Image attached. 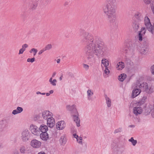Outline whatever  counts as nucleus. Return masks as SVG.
Here are the masks:
<instances>
[{"label": "nucleus", "instance_id": "obj_1", "mask_svg": "<svg viewBox=\"0 0 154 154\" xmlns=\"http://www.w3.org/2000/svg\"><path fill=\"white\" fill-rule=\"evenodd\" d=\"M79 35L82 42H87L85 48V53L88 60L93 62L95 60V56L100 57L104 56L108 51L107 48L103 46L96 39H94L92 35L87 32L81 31Z\"/></svg>", "mask_w": 154, "mask_h": 154}, {"label": "nucleus", "instance_id": "obj_2", "mask_svg": "<svg viewBox=\"0 0 154 154\" xmlns=\"http://www.w3.org/2000/svg\"><path fill=\"white\" fill-rule=\"evenodd\" d=\"M105 4L103 10L108 20L111 24H113L116 21V10L112 4L113 0H105Z\"/></svg>", "mask_w": 154, "mask_h": 154}, {"label": "nucleus", "instance_id": "obj_3", "mask_svg": "<svg viewBox=\"0 0 154 154\" xmlns=\"http://www.w3.org/2000/svg\"><path fill=\"white\" fill-rule=\"evenodd\" d=\"M131 104L133 107L132 112L135 116H138L143 112V110L142 106L136 103H132Z\"/></svg>", "mask_w": 154, "mask_h": 154}, {"label": "nucleus", "instance_id": "obj_4", "mask_svg": "<svg viewBox=\"0 0 154 154\" xmlns=\"http://www.w3.org/2000/svg\"><path fill=\"white\" fill-rule=\"evenodd\" d=\"M144 23L146 28L152 34L154 35V23L153 26L151 25L150 20L148 16H145L144 19Z\"/></svg>", "mask_w": 154, "mask_h": 154}, {"label": "nucleus", "instance_id": "obj_5", "mask_svg": "<svg viewBox=\"0 0 154 154\" xmlns=\"http://www.w3.org/2000/svg\"><path fill=\"white\" fill-rule=\"evenodd\" d=\"M71 116L72 117L73 120L76 123L77 127L80 126V119L79 118V114L78 112L74 113L72 112Z\"/></svg>", "mask_w": 154, "mask_h": 154}, {"label": "nucleus", "instance_id": "obj_6", "mask_svg": "<svg viewBox=\"0 0 154 154\" xmlns=\"http://www.w3.org/2000/svg\"><path fill=\"white\" fill-rule=\"evenodd\" d=\"M141 92V89L138 87H137V84L136 83L134 86V89L132 91L131 95L132 98H134L139 95Z\"/></svg>", "mask_w": 154, "mask_h": 154}, {"label": "nucleus", "instance_id": "obj_7", "mask_svg": "<svg viewBox=\"0 0 154 154\" xmlns=\"http://www.w3.org/2000/svg\"><path fill=\"white\" fill-rule=\"evenodd\" d=\"M21 139L23 142H26L29 137V132L28 130H25L22 132Z\"/></svg>", "mask_w": 154, "mask_h": 154}, {"label": "nucleus", "instance_id": "obj_8", "mask_svg": "<svg viewBox=\"0 0 154 154\" xmlns=\"http://www.w3.org/2000/svg\"><path fill=\"white\" fill-rule=\"evenodd\" d=\"M42 116L44 119L47 120L53 116V114L49 111L45 110L42 112Z\"/></svg>", "mask_w": 154, "mask_h": 154}, {"label": "nucleus", "instance_id": "obj_9", "mask_svg": "<svg viewBox=\"0 0 154 154\" xmlns=\"http://www.w3.org/2000/svg\"><path fill=\"white\" fill-rule=\"evenodd\" d=\"M31 145L33 148H38L41 146V142L37 140L34 139L32 140L31 142Z\"/></svg>", "mask_w": 154, "mask_h": 154}, {"label": "nucleus", "instance_id": "obj_10", "mask_svg": "<svg viewBox=\"0 0 154 154\" xmlns=\"http://www.w3.org/2000/svg\"><path fill=\"white\" fill-rule=\"evenodd\" d=\"M30 130L32 134L38 135L39 134V128L36 125H31L30 126Z\"/></svg>", "mask_w": 154, "mask_h": 154}, {"label": "nucleus", "instance_id": "obj_11", "mask_svg": "<svg viewBox=\"0 0 154 154\" xmlns=\"http://www.w3.org/2000/svg\"><path fill=\"white\" fill-rule=\"evenodd\" d=\"M137 87H138L139 88L141 89V90H143L145 91L146 89L148 88L147 84L146 83H143L140 84L139 82H136Z\"/></svg>", "mask_w": 154, "mask_h": 154}, {"label": "nucleus", "instance_id": "obj_12", "mask_svg": "<svg viewBox=\"0 0 154 154\" xmlns=\"http://www.w3.org/2000/svg\"><path fill=\"white\" fill-rule=\"evenodd\" d=\"M139 27V25L138 22L137 20L133 21L131 25V29L133 31L136 32L138 31Z\"/></svg>", "mask_w": 154, "mask_h": 154}, {"label": "nucleus", "instance_id": "obj_13", "mask_svg": "<svg viewBox=\"0 0 154 154\" xmlns=\"http://www.w3.org/2000/svg\"><path fill=\"white\" fill-rule=\"evenodd\" d=\"M66 124L64 121H61L58 122L56 124V128L59 130H63L65 127Z\"/></svg>", "mask_w": 154, "mask_h": 154}, {"label": "nucleus", "instance_id": "obj_14", "mask_svg": "<svg viewBox=\"0 0 154 154\" xmlns=\"http://www.w3.org/2000/svg\"><path fill=\"white\" fill-rule=\"evenodd\" d=\"M135 45L134 44H130L128 46L127 53L129 54H132L134 52Z\"/></svg>", "mask_w": 154, "mask_h": 154}, {"label": "nucleus", "instance_id": "obj_15", "mask_svg": "<svg viewBox=\"0 0 154 154\" xmlns=\"http://www.w3.org/2000/svg\"><path fill=\"white\" fill-rule=\"evenodd\" d=\"M149 49L147 45L141 46L139 49L140 52L142 54H145L149 51Z\"/></svg>", "mask_w": 154, "mask_h": 154}, {"label": "nucleus", "instance_id": "obj_16", "mask_svg": "<svg viewBox=\"0 0 154 154\" xmlns=\"http://www.w3.org/2000/svg\"><path fill=\"white\" fill-rule=\"evenodd\" d=\"M47 123L48 126L51 128L53 127L54 126L55 122L53 116L47 120Z\"/></svg>", "mask_w": 154, "mask_h": 154}, {"label": "nucleus", "instance_id": "obj_17", "mask_svg": "<svg viewBox=\"0 0 154 154\" xmlns=\"http://www.w3.org/2000/svg\"><path fill=\"white\" fill-rule=\"evenodd\" d=\"M66 108L68 110L71 112V115H72V112H73L74 113L78 112L76 108V106L75 105L72 106L67 105L66 106Z\"/></svg>", "mask_w": 154, "mask_h": 154}, {"label": "nucleus", "instance_id": "obj_18", "mask_svg": "<svg viewBox=\"0 0 154 154\" xmlns=\"http://www.w3.org/2000/svg\"><path fill=\"white\" fill-rule=\"evenodd\" d=\"M146 31V29L144 27L141 28V31L139 32L138 35V38L139 41H142L143 40V35L145 34Z\"/></svg>", "mask_w": 154, "mask_h": 154}, {"label": "nucleus", "instance_id": "obj_19", "mask_svg": "<svg viewBox=\"0 0 154 154\" xmlns=\"http://www.w3.org/2000/svg\"><path fill=\"white\" fill-rule=\"evenodd\" d=\"M40 137L42 140L46 141L49 139V135L47 132L42 133L40 134Z\"/></svg>", "mask_w": 154, "mask_h": 154}, {"label": "nucleus", "instance_id": "obj_20", "mask_svg": "<svg viewBox=\"0 0 154 154\" xmlns=\"http://www.w3.org/2000/svg\"><path fill=\"white\" fill-rule=\"evenodd\" d=\"M39 131L43 133L44 132H47L48 130V125L47 126L44 124L41 125L39 128Z\"/></svg>", "mask_w": 154, "mask_h": 154}, {"label": "nucleus", "instance_id": "obj_21", "mask_svg": "<svg viewBox=\"0 0 154 154\" xmlns=\"http://www.w3.org/2000/svg\"><path fill=\"white\" fill-rule=\"evenodd\" d=\"M105 97L107 106L109 108L110 107L112 106V103L111 99L106 95H105Z\"/></svg>", "mask_w": 154, "mask_h": 154}, {"label": "nucleus", "instance_id": "obj_22", "mask_svg": "<svg viewBox=\"0 0 154 154\" xmlns=\"http://www.w3.org/2000/svg\"><path fill=\"white\" fill-rule=\"evenodd\" d=\"M59 141L61 145H64L67 142L66 137L64 135L60 137Z\"/></svg>", "mask_w": 154, "mask_h": 154}, {"label": "nucleus", "instance_id": "obj_23", "mask_svg": "<svg viewBox=\"0 0 154 154\" xmlns=\"http://www.w3.org/2000/svg\"><path fill=\"white\" fill-rule=\"evenodd\" d=\"M23 108L20 107L18 106L16 109L14 110L12 112V114L15 115L21 113L23 111Z\"/></svg>", "mask_w": 154, "mask_h": 154}, {"label": "nucleus", "instance_id": "obj_24", "mask_svg": "<svg viewBox=\"0 0 154 154\" xmlns=\"http://www.w3.org/2000/svg\"><path fill=\"white\" fill-rule=\"evenodd\" d=\"M19 150L20 153L25 154L27 152V148L24 145H22L20 147Z\"/></svg>", "mask_w": 154, "mask_h": 154}, {"label": "nucleus", "instance_id": "obj_25", "mask_svg": "<svg viewBox=\"0 0 154 154\" xmlns=\"http://www.w3.org/2000/svg\"><path fill=\"white\" fill-rule=\"evenodd\" d=\"M124 63L121 62H119L117 64L116 68L118 70H121L124 67Z\"/></svg>", "mask_w": 154, "mask_h": 154}, {"label": "nucleus", "instance_id": "obj_26", "mask_svg": "<svg viewBox=\"0 0 154 154\" xmlns=\"http://www.w3.org/2000/svg\"><path fill=\"white\" fill-rule=\"evenodd\" d=\"M101 63L105 67H108L109 65V62L107 59L103 58L101 61Z\"/></svg>", "mask_w": 154, "mask_h": 154}, {"label": "nucleus", "instance_id": "obj_27", "mask_svg": "<svg viewBox=\"0 0 154 154\" xmlns=\"http://www.w3.org/2000/svg\"><path fill=\"white\" fill-rule=\"evenodd\" d=\"M28 47V45L27 44H24L22 45V48L19 50V54H22L25 50L26 48Z\"/></svg>", "mask_w": 154, "mask_h": 154}, {"label": "nucleus", "instance_id": "obj_28", "mask_svg": "<svg viewBox=\"0 0 154 154\" xmlns=\"http://www.w3.org/2000/svg\"><path fill=\"white\" fill-rule=\"evenodd\" d=\"M147 97L146 96H143L140 100L138 102L136 103L142 106V105L145 103L146 100V99Z\"/></svg>", "mask_w": 154, "mask_h": 154}, {"label": "nucleus", "instance_id": "obj_29", "mask_svg": "<svg viewBox=\"0 0 154 154\" xmlns=\"http://www.w3.org/2000/svg\"><path fill=\"white\" fill-rule=\"evenodd\" d=\"M126 77L127 75L126 74L122 73L119 76L118 79L121 82H123Z\"/></svg>", "mask_w": 154, "mask_h": 154}, {"label": "nucleus", "instance_id": "obj_30", "mask_svg": "<svg viewBox=\"0 0 154 154\" xmlns=\"http://www.w3.org/2000/svg\"><path fill=\"white\" fill-rule=\"evenodd\" d=\"M135 17L136 18L139 20H141L143 19L142 14L140 13H137L135 14Z\"/></svg>", "mask_w": 154, "mask_h": 154}, {"label": "nucleus", "instance_id": "obj_31", "mask_svg": "<svg viewBox=\"0 0 154 154\" xmlns=\"http://www.w3.org/2000/svg\"><path fill=\"white\" fill-rule=\"evenodd\" d=\"M128 141L131 142L133 146H135L137 143V140H134L133 137H131L130 139H129Z\"/></svg>", "mask_w": 154, "mask_h": 154}, {"label": "nucleus", "instance_id": "obj_32", "mask_svg": "<svg viewBox=\"0 0 154 154\" xmlns=\"http://www.w3.org/2000/svg\"><path fill=\"white\" fill-rule=\"evenodd\" d=\"M49 82L50 84L54 86H55L56 85V83L57 82V81L56 79H54L52 80V78L51 77L50 79L49 80Z\"/></svg>", "mask_w": 154, "mask_h": 154}, {"label": "nucleus", "instance_id": "obj_33", "mask_svg": "<svg viewBox=\"0 0 154 154\" xmlns=\"http://www.w3.org/2000/svg\"><path fill=\"white\" fill-rule=\"evenodd\" d=\"M87 93L88 99L91 97L93 94V91L90 89H88L87 91Z\"/></svg>", "mask_w": 154, "mask_h": 154}, {"label": "nucleus", "instance_id": "obj_34", "mask_svg": "<svg viewBox=\"0 0 154 154\" xmlns=\"http://www.w3.org/2000/svg\"><path fill=\"white\" fill-rule=\"evenodd\" d=\"M52 48V45L51 44H49L47 45L44 48L45 51L50 50Z\"/></svg>", "mask_w": 154, "mask_h": 154}, {"label": "nucleus", "instance_id": "obj_35", "mask_svg": "<svg viewBox=\"0 0 154 154\" xmlns=\"http://www.w3.org/2000/svg\"><path fill=\"white\" fill-rule=\"evenodd\" d=\"M122 128H119L115 130L114 132V134L121 132H122Z\"/></svg>", "mask_w": 154, "mask_h": 154}, {"label": "nucleus", "instance_id": "obj_36", "mask_svg": "<svg viewBox=\"0 0 154 154\" xmlns=\"http://www.w3.org/2000/svg\"><path fill=\"white\" fill-rule=\"evenodd\" d=\"M104 73L106 75L109 74L110 73V71L109 69V67H105V69L104 70Z\"/></svg>", "mask_w": 154, "mask_h": 154}, {"label": "nucleus", "instance_id": "obj_37", "mask_svg": "<svg viewBox=\"0 0 154 154\" xmlns=\"http://www.w3.org/2000/svg\"><path fill=\"white\" fill-rule=\"evenodd\" d=\"M77 142L80 144H82V138L81 137H79L77 139Z\"/></svg>", "mask_w": 154, "mask_h": 154}, {"label": "nucleus", "instance_id": "obj_38", "mask_svg": "<svg viewBox=\"0 0 154 154\" xmlns=\"http://www.w3.org/2000/svg\"><path fill=\"white\" fill-rule=\"evenodd\" d=\"M35 61V58L34 57H33L32 58H28L27 59V61L28 62H31L33 63Z\"/></svg>", "mask_w": 154, "mask_h": 154}, {"label": "nucleus", "instance_id": "obj_39", "mask_svg": "<svg viewBox=\"0 0 154 154\" xmlns=\"http://www.w3.org/2000/svg\"><path fill=\"white\" fill-rule=\"evenodd\" d=\"M145 91L146 92V93L150 94L152 92V89L150 88L149 89L148 88Z\"/></svg>", "mask_w": 154, "mask_h": 154}, {"label": "nucleus", "instance_id": "obj_40", "mask_svg": "<svg viewBox=\"0 0 154 154\" xmlns=\"http://www.w3.org/2000/svg\"><path fill=\"white\" fill-rule=\"evenodd\" d=\"M150 70L152 74L154 75V65H152L151 66Z\"/></svg>", "mask_w": 154, "mask_h": 154}, {"label": "nucleus", "instance_id": "obj_41", "mask_svg": "<svg viewBox=\"0 0 154 154\" xmlns=\"http://www.w3.org/2000/svg\"><path fill=\"white\" fill-rule=\"evenodd\" d=\"M151 7L152 12L154 14V1L152 2L151 4Z\"/></svg>", "mask_w": 154, "mask_h": 154}, {"label": "nucleus", "instance_id": "obj_42", "mask_svg": "<svg viewBox=\"0 0 154 154\" xmlns=\"http://www.w3.org/2000/svg\"><path fill=\"white\" fill-rule=\"evenodd\" d=\"M144 3L148 5L150 3L152 0H143Z\"/></svg>", "mask_w": 154, "mask_h": 154}, {"label": "nucleus", "instance_id": "obj_43", "mask_svg": "<svg viewBox=\"0 0 154 154\" xmlns=\"http://www.w3.org/2000/svg\"><path fill=\"white\" fill-rule=\"evenodd\" d=\"M83 67L86 70H88L89 69V66L85 64H83Z\"/></svg>", "mask_w": 154, "mask_h": 154}, {"label": "nucleus", "instance_id": "obj_44", "mask_svg": "<svg viewBox=\"0 0 154 154\" xmlns=\"http://www.w3.org/2000/svg\"><path fill=\"white\" fill-rule=\"evenodd\" d=\"M37 6V4H32V5H31V8L32 9H34L36 8V7Z\"/></svg>", "mask_w": 154, "mask_h": 154}, {"label": "nucleus", "instance_id": "obj_45", "mask_svg": "<svg viewBox=\"0 0 154 154\" xmlns=\"http://www.w3.org/2000/svg\"><path fill=\"white\" fill-rule=\"evenodd\" d=\"M45 51L44 49H42L40 50L38 53V55H41L42 53H43Z\"/></svg>", "mask_w": 154, "mask_h": 154}, {"label": "nucleus", "instance_id": "obj_46", "mask_svg": "<svg viewBox=\"0 0 154 154\" xmlns=\"http://www.w3.org/2000/svg\"><path fill=\"white\" fill-rule=\"evenodd\" d=\"M37 51H38L37 50V49H35V48H34V50H33V53H34L33 55L34 56H35L36 55V54L37 52Z\"/></svg>", "mask_w": 154, "mask_h": 154}, {"label": "nucleus", "instance_id": "obj_47", "mask_svg": "<svg viewBox=\"0 0 154 154\" xmlns=\"http://www.w3.org/2000/svg\"><path fill=\"white\" fill-rule=\"evenodd\" d=\"M153 108L152 110L151 115L152 117L154 118V105L153 106Z\"/></svg>", "mask_w": 154, "mask_h": 154}, {"label": "nucleus", "instance_id": "obj_48", "mask_svg": "<svg viewBox=\"0 0 154 154\" xmlns=\"http://www.w3.org/2000/svg\"><path fill=\"white\" fill-rule=\"evenodd\" d=\"M73 136H74V138H76V139L79 137L78 136V135L76 134H73Z\"/></svg>", "mask_w": 154, "mask_h": 154}, {"label": "nucleus", "instance_id": "obj_49", "mask_svg": "<svg viewBox=\"0 0 154 154\" xmlns=\"http://www.w3.org/2000/svg\"><path fill=\"white\" fill-rule=\"evenodd\" d=\"M128 127H129L131 128H134L135 127V125H129Z\"/></svg>", "mask_w": 154, "mask_h": 154}, {"label": "nucleus", "instance_id": "obj_50", "mask_svg": "<svg viewBox=\"0 0 154 154\" xmlns=\"http://www.w3.org/2000/svg\"><path fill=\"white\" fill-rule=\"evenodd\" d=\"M13 154H19V153L18 151L16 150L14 152Z\"/></svg>", "mask_w": 154, "mask_h": 154}, {"label": "nucleus", "instance_id": "obj_51", "mask_svg": "<svg viewBox=\"0 0 154 154\" xmlns=\"http://www.w3.org/2000/svg\"><path fill=\"white\" fill-rule=\"evenodd\" d=\"M38 154H45V153L43 151L39 152Z\"/></svg>", "mask_w": 154, "mask_h": 154}, {"label": "nucleus", "instance_id": "obj_52", "mask_svg": "<svg viewBox=\"0 0 154 154\" xmlns=\"http://www.w3.org/2000/svg\"><path fill=\"white\" fill-rule=\"evenodd\" d=\"M60 59H57V63H60Z\"/></svg>", "mask_w": 154, "mask_h": 154}, {"label": "nucleus", "instance_id": "obj_53", "mask_svg": "<svg viewBox=\"0 0 154 154\" xmlns=\"http://www.w3.org/2000/svg\"><path fill=\"white\" fill-rule=\"evenodd\" d=\"M34 48H32L31 50H30L29 51V52L30 53H32L33 52V51L34 50Z\"/></svg>", "mask_w": 154, "mask_h": 154}, {"label": "nucleus", "instance_id": "obj_54", "mask_svg": "<svg viewBox=\"0 0 154 154\" xmlns=\"http://www.w3.org/2000/svg\"><path fill=\"white\" fill-rule=\"evenodd\" d=\"M3 128V125L2 124H0V130L2 129Z\"/></svg>", "mask_w": 154, "mask_h": 154}, {"label": "nucleus", "instance_id": "obj_55", "mask_svg": "<svg viewBox=\"0 0 154 154\" xmlns=\"http://www.w3.org/2000/svg\"><path fill=\"white\" fill-rule=\"evenodd\" d=\"M53 92H54V91L52 90H51L49 91V93H50V94H51L53 93Z\"/></svg>", "mask_w": 154, "mask_h": 154}, {"label": "nucleus", "instance_id": "obj_56", "mask_svg": "<svg viewBox=\"0 0 154 154\" xmlns=\"http://www.w3.org/2000/svg\"><path fill=\"white\" fill-rule=\"evenodd\" d=\"M56 72H54L53 73V74L52 77H54V76H55V75H56Z\"/></svg>", "mask_w": 154, "mask_h": 154}, {"label": "nucleus", "instance_id": "obj_57", "mask_svg": "<svg viewBox=\"0 0 154 154\" xmlns=\"http://www.w3.org/2000/svg\"><path fill=\"white\" fill-rule=\"evenodd\" d=\"M36 94H41V93L39 91H37L36 92Z\"/></svg>", "mask_w": 154, "mask_h": 154}, {"label": "nucleus", "instance_id": "obj_58", "mask_svg": "<svg viewBox=\"0 0 154 154\" xmlns=\"http://www.w3.org/2000/svg\"><path fill=\"white\" fill-rule=\"evenodd\" d=\"M45 94H46V95L47 96H49L50 94V93H45Z\"/></svg>", "mask_w": 154, "mask_h": 154}, {"label": "nucleus", "instance_id": "obj_59", "mask_svg": "<svg viewBox=\"0 0 154 154\" xmlns=\"http://www.w3.org/2000/svg\"><path fill=\"white\" fill-rule=\"evenodd\" d=\"M45 94V93H41V94L42 95H44Z\"/></svg>", "mask_w": 154, "mask_h": 154}, {"label": "nucleus", "instance_id": "obj_60", "mask_svg": "<svg viewBox=\"0 0 154 154\" xmlns=\"http://www.w3.org/2000/svg\"><path fill=\"white\" fill-rule=\"evenodd\" d=\"M59 79H60V80H61L62 79V76L60 77L59 78Z\"/></svg>", "mask_w": 154, "mask_h": 154}, {"label": "nucleus", "instance_id": "obj_61", "mask_svg": "<svg viewBox=\"0 0 154 154\" xmlns=\"http://www.w3.org/2000/svg\"><path fill=\"white\" fill-rule=\"evenodd\" d=\"M2 147V144L0 143V148Z\"/></svg>", "mask_w": 154, "mask_h": 154}, {"label": "nucleus", "instance_id": "obj_62", "mask_svg": "<svg viewBox=\"0 0 154 154\" xmlns=\"http://www.w3.org/2000/svg\"><path fill=\"white\" fill-rule=\"evenodd\" d=\"M149 113L150 112V109H149Z\"/></svg>", "mask_w": 154, "mask_h": 154}, {"label": "nucleus", "instance_id": "obj_63", "mask_svg": "<svg viewBox=\"0 0 154 154\" xmlns=\"http://www.w3.org/2000/svg\"><path fill=\"white\" fill-rule=\"evenodd\" d=\"M147 109H146V110Z\"/></svg>", "mask_w": 154, "mask_h": 154}]
</instances>
